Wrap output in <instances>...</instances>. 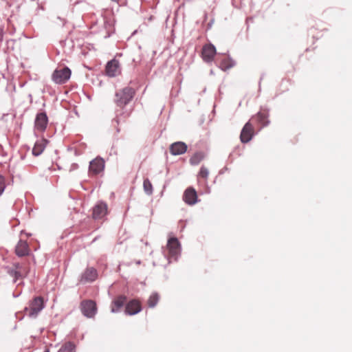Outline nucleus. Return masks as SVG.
Returning <instances> with one entry per match:
<instances>
[{"instance_id": "f257e3e1", "label": "nucleus", "mask_w": 352, "mask_h": 352, "mask_svg": "<svg viewBox=\"0 0 352 352\" xmlns=\"http://www.w3.org/2000/svg\"><path fill=\"white\" fill-rule=\"evenodd\" d=\"M135 91L131 87H126L116 92L114 102L120 109L129 104L135 96Z\"/></svg>"}, {"instance_id": "f03ea898", "label": "nucleus", "mask_w": 352, "mask_h": 352, "mask_svg": "<svg viewBox=\"0 0 352 352\" xmlns=\"http://www.w3.org/2000/svg\"><path fill=\"white\" fill-rule=\"evenodd\" d=\"M44 308L43 298L41 296L34 298L29 306L24 309L25 314L31 318H36Z\"/></svg>"}, {"instance_id": "7ed1b4c3", "label": "nucleus", "mask_w": 352, "mask_h": 352, "mask_svg": "<svg viewBox=\"0 0 352 352\" xmlns=\"http://www.w3.org/2000/svg\"><path fill=\"white\" fill-rule=\"evenodd\" d=\"M30 236L22 231L20 234V239L16 243L14 249V252L19 257H23L29 256L31 250L26 239Z\"/></svg>"}, {"instance_id": "20e7f679", "label": "nucleus", "mask_w": 352, "mask_h": 352, "mask_svg": "<svg viewBox=\"0 0 352 352\" xmlns=\"http://www.w3.org/2000/svg\"><path fill=\"white\" fill-rule=\"evenodd\" d=\"M71 74L72 72L67 67L56 69L52 75V79L56 84H64L69 79Z\"/></svg>"}, {"instance_id": "39448f33", "label": "nucleus", "mask_w": 352, "mask_h": 352, "mask_svg": "<svg viewBox=\"0 0 352 352\" xmlns=\"http://www.w3.org/2000/svg\"><path fill=\"white\" fill-rule=\"evenodd\" d=\"M168 250V259L177 260V256L180 254L181 247L178 239L175 237H171L168 240L166 245Z\"/></svg>"}, {"instance_id": "423d86ee", "label": "nucleus", "mask_w": 352, "mask_h": 352, "mask_svg": "<svg viewBox=\"0 0 352 352\" xmlns=\"http://www.w3.org/2000/svg\"><path fill=\"white\" fill-rule=\"evenodd\" d=\"M254 134L255 130L253 123L251 120H249L245 123L241 131L240 140L242 143L246 144L252 139Z\"/></svg>"}, {"instance_id": "0eeeda50", "label": "nucleus", "mask_w": 352, "mask_h": 352, "mask_svg": "<svg viewBox=\"0 0 352 352\" xmlns=\"http://www.w3.org/2000/svg\"><path fill=\"white\" fill-rule=\"evenodd\" d=\"M80 310L84 316L93 318L97 312L96 302L92 300H85L80 303Z\"/></svg>"}, {"instance_id": "6e6552de", "label": "nucleus", "mask_w": 352, "mask_h": 352, "mask_svg": "<svg viewBox=\"0 0 352 352\" xmlns=\"http://www.w3.org/2000/svg\"><path fill=\"white\" fill-rule=\"evenodd\" d=\"M105 162L101 157H97L89 163V174L97 175L102 173L104 168Z\"/></svg>"}, {"instance_id": "1a4fd4ad", "label": "nucleus", "mask_w": 352, "mask_h": 352, "mask_svg": "<svg viewBox=\"0 0 352 352\" xmlns=\"http://www.w3.org/2000/svg\"><path fill=\"white\" fill-rule=\"evenodd\" d=\"M108 207L104 202H98L92 210V217L94 219H101L107 214Z\"/></svg>"}, {"instance_id": "9d476101", "label": "nucleus", "mask_w": 352, "mask_h": 352, "mask_svg": "<svg viewBox=\"0 0 352 352\" xmlns=\"http://www.w3.org/2000/svg\"><path fill=\"white\" fill-rule=\"evenodd\" d=\"M269 113L267 111L262 110L257 113L255 116H252L250 120L252 122L254 121L256 122L258 124L260 125V129L262 128L267 126L270 124Z\"/></svg>"}, {"instance_id": "9b49d317", "label": "nucleus", "mask_w": 352, "mask_h": 352, "mask_svg": "<svg viewBox=\"0 0 352 352\" xmlns=\"http://www.w3.org/2000/svg\"><path fill=\"white\" fill-rule=\"evenodd\" d=\"M215 54L216 48L212 44L209 43L204 45L201 52V57L205 62H212Z\"/></svg>"}, {"instance_id": "f8f14e48", "label": "nucleus", "mask_w": 352, "mask_h": 352, "mask_svg": "<svg viewBox=\"0 0 352 352\" xmlns=\"http://www.w3.org/2000/svg\"><path fill=\"white\" fill-rule=\"evenodd\" d=\"M98 278L97 270L91 267H87L85 272L82 274L80 279V283L85 284L87 283H91L96 280Z\"/></svg>"}, {"instance_id": "ddd939ff", "label": "nucleus", "mask_w": 352, "mask_h": 352, "mask_svg": "<svg viewBox=\"0 0 352 352\" xmlns=\"http://www.w3.org/2000/svg\"><path fill=\"white\" fill-rule=\"evenodd\" d=\"M142 310L141 302L138 299L129 300L125 306V314L127 315H135Z\"/></svg>"}, {"instance_id": "4468645a", "label": "nucleus", "mask_w": 352, "mask_h": 352, "mask_svg": "<svg viewBox=\"0 0 352 352\" xmlns=\"http://www.w3.org/2000/svg\"><path fill=\"white\" fill-rule=\"evenodd\" d=\"M183 200L186 204L192 206L198 201V197L195 189L188 187L184 192Z\"/></svg>"}, {"instance_id": "2eb2a0df", "label": "nucleus", "mask_w": 352, "mask_h": 352, "mask_svg": "<svg viewBox=\"0 0 352 352\" xmlns=\"http://www.w3.org/2000/svg\"><path fill=\"white\" fill-rule=\"evenodd\" d=\"M105 72L109 77H114L120 74L119 61L116 59L109 61L106 65Z\"/></svg>"}, {"instance_id": "dca6fc26", "label": "nucleus", "mask_w": 352, "mask_h": 352, "mask_svg": "<svg viewBox=\"0 0 352 352\" xmlns=\"http://www.w3.org/2000/svg\"><path fill=\"white\" fill-rule=\"evenodd\" d=\"M48 118L45 113H40L36 115L34 128L36 131L43 132L47 125Z\"/></svg>"}, {"instance_id": "f3484780", "label": "nucleus", "mask_w": 352, "mask_h": 352, "mask_svg": "<svg viewBox=\"0 0 352 352\" xmlns=\"http://www.w3.org/2000/svg\"><path fill=\"white\" fill-rule=\"evenodd\" d=\"M187 145L182 142H177L172 144L170 146V152L172 155H177L186 153Z\"/></svg>"}, {"instance_id": "a211bd4d", "label": "nucleus", "mask_w": 352, "mask_h": 352, "mask_svg": "<svg viewBox=\"0 0 352 352\" xmlns=\"http://www.w3.org/2000/svg\"><path fill=\"white\" fill-rule=\"evenodd\" d=\"M48 141L45 138L38 140L32 148V154L34 156L40 155L44 151L47 144Z\"/></svg>"}, {"instance_id": "6ab92c4d", "label": "nucleus", "mask_w": 352, "mask_h": 352, "mask_svg": "<svg viewBox=\"0 0 352 352\" xmlns=\"http://www.w3.org/2000/svg\"><path fill=\"white\" fill-rule=\"evenodd\" d=\"M126 301V296L124 295H120L117 296L111 303V311L115 313L120 311L124 306Z\"/></svg>"}, {"instance_id": "aec40b11", "label": "nucleus", "mask_w": 352, "mask_h": 352, "mask_svg": "<svg viewBox=\"0 0 352 352\" xmlns=\"http://www.w3.org/2000/svg\"><path fill=\"white\" fill-rule=\"evenodd\" d=\"M14 275L16 278H22L25 276L28 273V269L26 266H24L22 264L20 263H14Z\"/></svg>"}, {"instance_id": "412c9836", "label": "nucleus", "mask_w": 352, "mask_h": 352, "mask_svg": "<svg viewBox=\"0 0 352 352\" xmlns=\"http://www.w3.org/2000/svg\"><path fill=\"white\" fill-rule=\"evenodd\" d=\"M204 158V154L201 152L195 153L190 159L192 165L199 164Z\"/></svg>"}, {"instance_id": "4be33fe9", "label": "nucleus", "mask_w": 352, "mask_h": 352, "mask_svg": "<svg viewBox=\"0 0 352 352\" xmlns=\"http://www.w3.org/2000/svg\"><path fill=\"white\" fill-rule=\"evenodd\" d=\"M233 65V60L230 58H226L221 60L219 67L222 70L226 71L232 67Z\"/></svg>"}, {"instance_id": "5701e85b", "label": "nucleus", "mask_w": 352, "mask_h": 352, "mask_svg": "<svg viewBox=\"0 0 352 352\" xmlns=\"http://www.w3.org/2000/svg\"><path fill=\"white\" fill-rule=\"evenodd\" d=\"M159 299H160V296L157 294H156V293L152 294L148 300V307H154L157 304Z\"/></svg>"}, {"instance_id": "b1692460", "label": "nucleus", "mask_w": 352, "mask_h": 352, "mask_svg": "<svg viewBox=\"0 0 352 352\" xmlns=\"http://www.w3.org/2000/svg\"><path fill=\"white\" fill-rule=\"evenodd\" d=\"M58 352H75V345L72 342H67Z\"/></svg>"}, {"instance_id": "393cba45", "label": "nucleus", "mask_w": 352, "mask_h": 352, "mask_svg": "<svg viewBox=\"0 0 352 352\" xmlns=\"http://www.w3.org/2000/svg\"><path fill=\"white\" fill-rule=\"evenodd\" d=\"M143 187L145 192L148 195L153 193V186L148 179H144L143 182Z\"/></svg>"}, {"instance_id": "a878e982", "label": "nucleus", "mask_w": 352, "mask_h": 352, "mask_svg": "<svg viewBox=\"0 0 352 352\" xmlns=\"http://www.w3.org/2000/svg\"><path fill=\"white\" fill-rule=\"evenodd\" d=\"M209 175V170L208 169L205 167L204 166H202L200 168V170L198 173V178H202L205 180H206Z\"/></svg>"}, {"instance_id": "bb28decb", "label": "nucleus", "mask_w": 352, "mask_h": 352, "mask_svg": "<svg viewBox=\"0 0 352 352\" xmlns=\"http://www.w3.org/2000/svg\"><path fill=\"white\" fill-rule=\"evenodd\" d=\"M5 188H6L5 178L3 176L0 175V195L4 191Z\"/></svg>"}, {"instance_id": "cd10ccee", "label": "nucleus", "mask_w": 352, "mask_h": 352, "mask_svg": "<svg viewBox=\"0 0 352 352\" xmlns=\"http://www.w3.org/2000/svg\"><path fill=\"white\" fill-rule=\"evenodd\" d=\"M3 35V28H0V41H2Z\"/></svg>"}, {"instance_id": "c85d7f7f", "label": "nucleus", "mask_w": 352, "mask_h": 352, "mask_svg": "<svg viewBox=\"0 0 352 352\" xmlns=\"http://www.w3.org/2000/svg\"><path fill=\"white\" fill-rule=\"evenodd\" d=\"M44 352H50V350L48 349H46Z\"/></svg>"}]
</instances>
